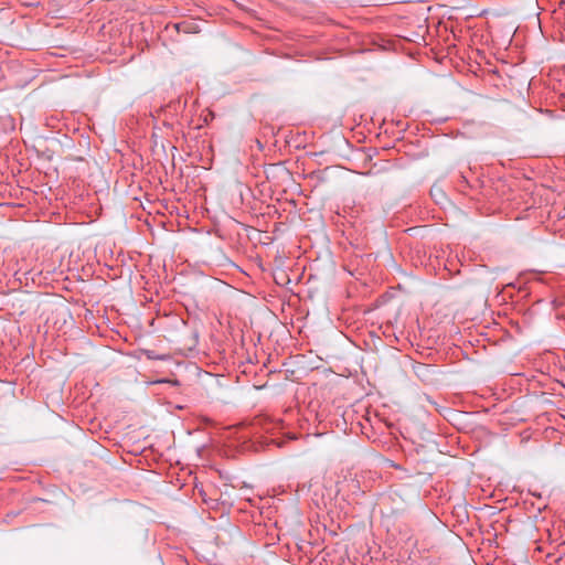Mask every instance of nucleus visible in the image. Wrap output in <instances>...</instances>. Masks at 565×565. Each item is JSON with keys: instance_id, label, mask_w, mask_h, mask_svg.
I'll list each match as a JSON object with an SVG mask.
<instances>
[{"instance_id": "nucleus-2", "label": "nucleus", "mask_w": 565, "mask_h": 565, "mask_svg": "<svg viewBox=\"0 0 565 565\" xmlns=\"http://www.w3.org/2000/svg\"><path fill=\"white\" fill-rule=\"evenodd\" d=\"M554 303H555V306H561V305H563V302H562L561 300H557V299H556V300H554Z\"/></svg>"}, {"instance_id": "nucleus-1", "label": "nucleus", "mask_w": 565, "mask_h": 565, "mask_svg": "<svg viewBox=\"0 0 565 565\" xmlns=\"http://www.w3.org/2000/svg\"><path fill=\"white\" fill-rule=\"evenodd\" d=\"M143 354L147 356V359L149 360H158L159 356L154 353V351L152 350H143Z\"/></svg>"}]
</instances>
